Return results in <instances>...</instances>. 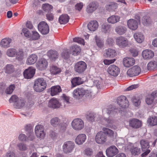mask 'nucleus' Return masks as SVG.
<instances>
[{
	"mask_svg": "<svg viewBox=\"0 0 157 157\" xmlns=\"http://www.w3.org/2000/svg\"><path fill=\"white\" fill-rule=\"evenodd\" d=\"M73 95L74 98L78 99L82 98L84 96L87 97H90L92 95L90 90L85 89L82 87L75 89L73 92Z\"/></svg>",
	"mask_w": 157,
	"mask_h": 157,
	"instance_id": "nucleus-1",
	"label": "nucleus"
},
{
	"mask_svg": "<svg viewBox=\"0 0 157 157\" xmlns=\"http://www.w3.org/2000/svg\"><path fill=\"white\" fill-rule=\"evenodd\" d=\"M68 119L65 117H63L62 120V123L58 117H55L52 119L50 121L51 124L54 127H56L58 125L60 127V129L64 131L66 129L68 125Z\"/></svg>",
	"mask_w": 157,
	"mask_h": 157,
	"instance_id": "nucleus-2",
	"label": "nucleus"
},
{
	"mask_svg": "<svg viewBox=\"0 0 157 157\" xmlns=\"http://www.w3.org/2000/svg\"><path fill=\"white\" fill-rule=\"evenodd\" d=\"M47 84L43 78H38L35 80L33 88L37 92L43 91L46 88Z\"/></svg>",
	"mask_w": 157,
	"mask_h": 157,
	"instance_id": "nucleus-3",
	"label": "nucleus"
},
{
	"mask_svg": "<svg viewBox=\"0 0 157 157\" xmlns=\"http://www.w3.org/2000/svg\"><path fill=\"white\" fill-rule=\"evenodd\" d=\"M140 143L143 151H144L141 156L145 157L150 152V150L148 149L149 147V142L147 140L143 139L140 140Z\"/></svg>",
	"mask_w": 157,
	"mask_h": 157,
	"instance_id": "nucleus-4",
	"label": "nucleus"
},
{
	"mask_svg": "<svg viewBox=\"0 0 157 157\" xmlns=\"http://www.w3.org/2000/svg\"><path fill=\"white\" fill-rule=\"evenodd\" d=\"M117 102L120 107L121 111H124V109L128 107L129 105L128 101L126 97L124 96H121L117 99Z\"/></svg>",
	"mask_w": 157,
	"mask_h": 157,
	"instance_id": "nucleus-5",
	"label": "nucleus"
},
{
	"mask_svg": "<svg viewBox=\"0 0 157 157\" xmlns=\"http://www.w3.org/2000/svg\"><path fill=\"white\" fill-rule=\"evenodd\" d=\"M71 125L72 128L75 130H81L84 126V123L81 119L77 118L74 119L72 122Z\"/></svg>",
	"mask_w": 157,
	"mask_h": 157,
	"instance_id": "nucleus-6",
	"label": "nucleus"
},
{
	"mask_svg": "<svg viewBox=\"0 0 157 157\" xmlns=\"http://www.w3.org/2000/svg\"><path fill=\"white\" fill-rule=\"evenodd\" d=\"M44 130V127L42 125L38 124L35 127V132L36 136L38 138H44L45 135Z\"/></svg>",
	"mask_w": 157,
	"mask_h": 157,
	"instance_id": "nucleus-7",
	"label": "nucleus"
},
{
	"mask_svg": "<svg viewBox=\"0 0 157 157\" xmlns=\"http://www.w3.org/2000/svg\"><path fill=\"white\" fill-rule=\"evenodd\" d=\"M116 43L119 48H124L128 45V40L122 36H120L116 38Z\"/></svg>",
	"mask_w": 157,
	"mask_h": 157,
	"instance_id": "nucleus-8",
	"label": "nucleus"
},
{
	"mask_svg": "<svg viewBox=\"0 0 157 157\" xmlns=\"http://www.w3.org/2000/svg\"><path fill=\"white\" fill-rule=\"evenodd\" d=\"M38 30L44 35L47 34L49 32L48 25L45 22L42 21L40 22L38 25Z\"/></svg>",
	"mask_w": 157,
	"mask_h": 157,
	"instance_id": "nucleus-9",
	"label": "nucleus"
},
{
	"mask_svg": "<svg viewBox=\"0 0 157 157\" xmlns=\"http://www.w3.org/2000/svg\"><path fill=\"white\" fill-rule=\"evenodd\" d=\"M107 138V137L105 133L102 131H100L96 134L95 140L97 143L101 144L106 141Z\"/></svg>",
	"mask_w": 157,
	"mask_h": 157,
	"instance_id": "nucleus-10",
	"label": "nucleus"
},
{
	"mask_svg": "<svg viewBox=\"0 0 157 157\" xmlns=\"http://www.w3.org/2000/svg\"><path fill=\"white\" fill-rule=\"evenodd\" d=\"M98 3L95 1H93L87 6L86 11L88 14H92L98 7Z\"/></svg>",
	"mask_w": 157,
	"mask_h": 157,
	"instance_id": "nucleus-11",
	"label": "nucleus"
},
{
	"mask_svg": "<svg viewBox=\"0 0 157 157\" xmlns=\"http://www.w3.org/2000/svg\"><path fill=\"white\" fill-rule=\"evenodd\" d=\"M87 67L86 63L83 61L77 63L75 66V70L77 72L82 73L84 72Z\"/></svg>",
	"mask_w": 157,
	"mask_h": 157,
	"instance_id": "nucleus-12",
	"label": "nucleus"
},
{
	"mask_svg": "<svg viewBox=\"0 0 157 157\" xmlns=\"http://www.w3.org/2000/svg\"><path fill=\"white\" fill-rule=\"evenodd\" d=\"M37 69L40 71L45 70L48 66V62L47 60L41 58L38 61L36 64Z\"/></svg>",
	"mask_w": 157,
	"mask_h": 157,
	"instance_id": "nucleus-13",
	"label": "nucleus"
},
{
	"mask_svg": "<svg viewBox=\"0 0 157 157\" xmlns=\"http://www.w3.org/2000/svg\"><path fill=\"white\" fill-rule=\"evenodd\" d=\"M129 126L135 129H138L142 126V122L138 119L133 118L128 121Z\"/></svg>",
	"mask_w": 157,
	"mask_h": 157,
	"instance_id": "nucleus-14",
	"label": "nucleus"
},
{
	"mask_svg": "<svg viewBox=\"0 0 157 157\" xmlns=\"http://www.w3.org/2000/svg\"><path fill=\"white\" fill-rule=\"evenodd\" d=\"M140 67L137 66H135L129 69L127 71V74L130 77L138 75L140 72Z\"/></svg>",
	"mask_w": 157,
	"mask_h": 157,
	"instance_id": "nucleus-15",
	"label": "nucleus"
},
{
	"mask_svg": "<svg viewBox=\"0 0 157 157\" xmlns=\"http://www.w3.org/2000/svg\"><path fill=\"white\" fill-rule=\"evenodd\" d=\"M107 71L111 75L116 76L120 73V70L119 68L115 65H112L108 67Z\"/></svg>",
	"mask_w": 157,
	"mask_h": 157,
	"instance_id": "nucleus-16",
	"label": "nucleus"
},
{
	"mask_svg": "<svg viewBox=\"0 0 157 157\" xmlns=\"http://www.w3.org/2000/svg\"><path fill=\"white\" fill-rule=\"evenodd\" d=\"M35 72V69L33 67H30L24 71V76L25 78L30 79L33 77Z\"/></svg>",
	"mask_w": 157,
	"mask_h": 157,
	"instance_id": "nucleus-17",
	"label": "nucleus"
},
{
	"mask_svg": "<svg viewBox=\"0 0 157 157\" xmlns=\"http://www.w3.org/2000/svg\"><path fill=\"white\" fill-rule=\"evenodd\" d=\"M106 154L109 157H112L118 152V150L117 147L115 146H110L106 150Z\"/></svg>",
	"mask_w": 157,
	"mask_h": 157,
	"instance_id": "nucleus-18",
	"label": "nucleus"
},
{
	"mask_svg": "<svg viewBox=\"0 0 157 157\" xmlns=\"http://www.w3.org/2000/svg\"><path fill=\"white\" fill-rule=\"evenodd\" d=\"M61 105V104L56 98H52L49 102L48 106L53 109H58Z\"/></svg>",
	"mask_w": 157,
	"mask_h": 157,
	"instance_id": "nucleus-19",
	"label": "nucleus"
},
{
	"mask_svg": "<svg viewBox=\"0 0 157 157\" xmlns=\"http://www.w3.org/2000/svg\"><path fill=\"white\" fill-rule=\"evenodd\" d=\"M12 40L9 38H5L3 39L0 42V46L4 48H7L10 46Z\"/></svg>",
	"mask_w": 157,
	"mask_h": 157,
	"instance_id": "nucleus-20",
	"label": "nucleus"
},
{
	"mask_svg": "<svg viewBox=\"0 0 157 157\" xmlns=\"http://www.w3.org/2000/svg\"><path fill=\"white\" fill-rule=\"evenodd\" d=\"M37 59L38 57L36 55L31 54L28 57L26 63L28 65H33L36 62Z\"/></svg>",
	"mask_w": 157,
	"mask_h": 157,
	"instance_id": "nucleus-21",
	"label": "nucleus"
},
{
	"mask_svg": "<svg viewBox=\"0 0 157 157\" xmlns=\"http://www.w3.org/2000/svg\"><path fill=\"white\" fill-rule=\"evenodd\" d=\"M142 55L144 59H150L154 56V53L151 50L146 49L143 51Z\"/></svg>",
	"mask_w": 157,
	"mask_h": 157,
	"instance_id": "nucleus-22",
	"label": "nucleus"
},
{
	"mask_svg": "<svg viewBox=\"0 0 157 157\" xmlns=\"http://www.w3.org/2000/svg\"><path fill=\"white\" fill-rule=\"evenodd\" d=\"M86 139V136L85 134H80L77 136L75 139V142L78 145H82L85 142Z\"/></svg>",
	"mask_w": 157,
	"mask_h": 157,
	"instance_id": "nucleus-23",
	"label": "nucleus"
},
{
	"mask_svg": "<svg viewBox=\"0 0 157 157\" xmlns=\"http://www.w3.org/2000/svg\"><path fill=\"white\" fill-rule=\"evenodd\" d=\"M135 62L134 59L132 58L125 57L123 59V63L126 67H129L133 66Z\"/></svg>",
	"mask_w": 157,
	"mask_h": 157,
	"instance_id": "nucleus-24",
	"label": "nucleus"
},
{
	"mask_svg": "<svg viewBox=\"0 0 157 157\" xmlns=\"http://www.w3.org/2000/svg\"><path fill=\"white\" fill-rule=\"evenodd\" d=\"M133 36L136 41L138 43H142L144 41V36L141 32H136L134 34Z\"/></svg>",
	"mask_w": 157,
	"mask_h": 157,
	"instance_id": "nucleus-25",
	"label": "nucleus"
},
{
	"mask_svg": "<svg viewBox=\"0 0 157 157\" xmlns=\"http://www.w3.org/2000/svg\"><path fill=\"white\" fill-rule=\"evenodd\" d=\"M87 27L90 31H94L97 29L98 27V23L96 21H91L88 24Z\"/></svg>",
	"mask_w": 157,
	"mask_h": 157,
	"instance_id": "nucleus-26",
	"label": "nucleus"
},
{
	"mask_svg": "<svg viewBox=\"0 0 157 157\" xmlns=\"http://www.w3.org/2000/svg\"><path fill=\"white\" fill-rule=\"evenodd\" d=\"M127 25L130 29L132 30H136L138 27V23L135 20L131 19L128 20Z\"/></svg>",
	"mask_w": 157,
	"mask_h": 157,
	"instance_id": "nucleus-27",
	"label": "nucleus"
},
{
	"mask_svg": "<svg viewBox=\"0 0 157 157\" xmlns=\"http://www.w3.org/2000/svg\"><path fill=\"white\" fill-rule=\"evenodd\" d=\"M62 90L60 86L57 85L53 86L51 88V95L54 96L58 94Z\"/></svg>",
	"mask_w": 157,
	"mask_h": 157,
	"instance_id": "nucleus-28",
	"label": "nucleus"
},
{
	"mask_svg": "<svg viewBox=\"0 0 157 157\" xmlns=\"http://www.w3.org/2000/svg\"><path fill=\"white\" fill-rule=\"evenodd\" d=\"M116 55V52L115 50L109 48L105 50V52L104 55L106 57L113 58Z\"/></svg>",
	"mask_w": 157,
	"mask_h": 157,
	"instance_id": "nucleus-29",
	"label": "nucleus"
},
{
	"mask_svg": "<svg viewBox=\"0 0 157 157\" xmlns=\"http://www.w3.org/2000/svg\"><path fill=\"white\" fill-rule=\"evenodd\" d=\"M16 59L19 61H21L25 58V54L22 49H19L17 50Z\"/></svg>",
	"mask_w": 157,
	"mask_h": 157,
	"instance_id": "nucleus-30",
	"label": "nucleus"
},
{
	"mask_svg": "<svg viewBox=\"0 0 157 157\" xmlns=\"http://www.w3.org/2000/svg\"><path fill=\"white\" fill-rule=\"evenodd\" d=\"M81 51V48L77 45L72 46L70 49V52L74 55H77L79 54Z\"/></svg>",
	"mask_w": 157,
	"mask_h": 157,
	"instance_id": "nucleus-31",
	"label": "nucleus"
},
{
	"mask_svg": "<svg viewBox=\"0 0 157 157\" xmlns=\"http://www.w3.org/2000/svg\"><path fill=\"white\" fill-rule=\"evenodd\" d=\"M84 81L82 80L81 78L79 77L74 78L71 81V82L73 87L83 84Z\"/></svg>",
	"mask_w": 157,
	"mask_h": 157,
	"instance_id": "nucleus-32",
	"label": "nucleus"
},
{
	"mask_svg": "<svg viewBox=\"0 0 157 157\" xmlns=\"http://www.w3.org/2000/svg\"><path fill=\"white\" fill-rule=\"evenodd\" d=\"M125 27L121 25L117 26L115 29V32L120 35H122L125 33L127 31Z\"/></svg>",
	"mask_w": 157,
	"mask_h": 157,
	"instance_id": "nucleus-33",
	"label": "nucleus"
},
{
	"mask_svg": "<svg viewBox=\"0 0 157 157\" xmlns=\"http://www.w3.org/2000/svg\"><path fill=\"white\" fill-rule=\"evenodd\" d=\"M25 104V100L22 98H19L17 102L14 103V106L16 109H20L24 106Z\"/></svg>",
	"mask_w": 157,
	"mask_h": 157,
	"instance_id": "nucleus-34",
	"label": "nucleus"
},
{
	"mask_svg": "<svg viewBox=\"0 0 157 157\" xmlns=\"http://www.w3.org/2000/svg\"><path fill=\"white\" fill-rule=\"evenodd\" d=\"M68 15L67 14H63L60 16L59 21L61 24H65L68 22Z\"/></svg>",
	"mask_w": 157,
	"mask_h": 157,
	"instance_id": "nucleus-35",
	"label": "nucleus"
},
{
	"mask_svg": "<svg viewBox=\"0 0 157 157\" xmlns=\"http://www.w3.org/2000/svg\"><path fill=\"white\" fill-rule=\"evenodd\" d=\"M120 17L118 16L112 15L107 18V21L109 23L114 24L118 22Z\"/></svg>",
	"mask_w": 157,
	"mask_h": 157,
	"instance_id": "nucleus-36",
	"label": "nucleus"
},
{
	"mask_svg": "<svg viewBox=\"0 0 157 157\" xmlns=\"http://www.w3.org/2000/svg\"><path fill=\"white\" fill-rule=\"evenodd\" d=\"M147 122L151 126L157 125V117L152 116L150 117L147 119Z\"/></svg>",
	"mask_w": 157,
	"mask_h": 157,
	"instance_id": "nucleus-37",
	"label": "nucleus"
},
{
	"mask_svg": "<svg viewBox=\"0 0 157 157\" xmlns=\"http://www.w3.org/2000/svg\"><path fill=\"white\" fill-rule=\"evenodd\" d=\"M47 55L51 59L54 60L58 58V54L56 51L50 50L48 52Z\"/></svg>",
	"mask_w": 157,
	"mask_h": 157,
	"instance_id": "nucleus-38",
	"label": "nucleus"
},
{
	"mask_svg": "<svg viewBox=\"0 0 157 157\" xmlns=\"http://www.w3.org/2000/svg\"><path fill=\"white\" fill-rule=\"evenodd\" d=\"M95 40L96 44L99 48L101 49L104 47V41L101 38L96 36H95Z\"/></svg>",
	"mask_w": 157,
	"mask_h": 157,
	"instance_id": "nucleus-39",
	"label": "nucleus"
},
{
	"mask_svg": "<svg viewBox=\"0 0 157 157\" xmlns=\"http://www.w3.org/2000/svg\"><path fill=\"white\" fill-rule=\"evenodd\" d=\"M117 109L115 108L112 105H109L107 109V113L111 117L114 116L117 112Z\"/></svg>",
	"mask_w": 157,
	"mask_h": 157,
	"instance_id": "nucleus-40",
	"label": "nucleus"
},
{
	"mask_svg": "<svg viewBox=\"0 0 157 157\" xmlns=\"http://www.w3.org/2000/svg\"><path fill=\"white\" fill-rule=\"evenodd\" d=\"M147 69L149 70L154 71L157 69V62L151 61L149 62L147 66Z\"/></svg>",
	"mask_w": 157,
	"mask_h": 157,
	"instance_id": "nucleus-41",
	"label": "nucleus"
},
{
	"mask_svg": "<svg viewBox=\"0 0 157 157\" xmlns=\"http://www.w3.org/2000/svg\"><path fill=\"white\" fill-rule=\"evenodd\" d=\"M101 27V31L103 33H105L110 31L111 25L108 23H105L102 25Z\"/></svg>",
	"mask_w": 157,
	"mask_h": 157,
	"instance_id": "nucleus-42",
	"label": "nucleus"
},
{
	"mask_svg": "<svg viewBox=\"0 0 157 157\" xmlns=\"http://www.w3.org/2000/svg\"><path fill=\"white\" fill-rule=\"evenodd\" d=\"M117 7V4L114 2H111L106 6V8L107 10L110 11L116 9Z\"/></svg>",
	"mask_w": 157,
	"mask_h": 157,
	"instance_id": "nucleus-43",
	"label": "nucleus"
},
{
	"mask_svg": "<svg viewBox=\"0 0 157 157\" xmlns=\"http://www.w3.org/2000/svg\"><path fill=\"white\" fill-rule=\"evenodd\" d=\"M17 50L14 48H10L8 49L6 51V55L9 57H13L16 53Z\"/></svg>",
	"mask_w": 157,
	"mask_h": 157,
	"instance_id": "nucleus-44",
	"label": "nucleus"
},
{
	"mask_svg": "<svg viewBox=\"0 0 157 157\" xmlns=\"http://www.w3.org/2000/svg\"><path fill=\"white\" fill-rule=\"evenodd\" d=\"M4 69L5 72L8 74L13 72L14 70L13 66L10 64H7L4 67Z\"/></svg>",
	"mask_w": 157,
	"mask_h": 157,
	"instance_id": "nucleus-45",
	"label": "nucleus"
},
{
	"mask_svg": "<svg viewBox=\"0 0 157 157\" xmlns=\"http://www.w3.org/2000/svg\"><path fill=\"white\" fill-rule=\"evenodd\" d=\"M42 8L45 12L49 13L52 10V7L49 4L46 3L43 5Z\"/></svg>",
	"mask_w": 157,
	"mask_h": 157,
	"instance_id": "nucleus-46",
	"label": "nucleus"
},
{
	"mask_svg": "<svg viewBox=\"0 0 157 157\" xmlns=\"http://www.w3.org/2000/svg\"><path fill=\"white\" fill-rule=\"evenodd\" d=\"M83 153L87 156L90 157L93 155L94 152L92 149L87 147L83 151Z\"/></svg>",
	"mask_w": 157,
	"mask_h": 157,
	"instance_id": "nucleus-47",
	"label": "nucleus"
},
{
	"mask_svg": "<svg viewBox=\"0 0 157 157\" xmlns=\"http://www.w3.org/2000/svg\"><path fill=\"white\" fill-rule=\"evenodd\" d=\"M17 147L19 150L21 151H25L28 149V147L26 145L22 143L18 144Z\"/></svg>",
	"mask_w": 157,
	"mask_h": 157,
	"instance_id": "nucleus-48",
	"label": "nucleus"
},
{
	"mask_svg": "<svg viewBox=\"0 0 157 157\" xmlns=\"http://www.w3.org/2000/svg\"><path fill=\"white\" fill-rule=\"evenodd\" d=\"M61 69L60 68L55 66H52L50 70V72L52 74L56 75L59 73L61 72Z\"/></svg>",
	"mask_w": 157,
	"mask_h": 157,
	"instance_id": "nucleus-49",
	"label": "nucleus"
},
{
	"mask_svg": "<svg viewBox=\"0 0 157 157\" xmlns=\"http://www.w3.org/2000/svg\"><path fill=\"white\" fill-rule=\"evenodd\" d=\"M102 130L105 134H107L109 136L113 137L114 136V132L112 130L106 128H104Z\"/></svg>",
	"mask_w": 157,
	"mask_h": 157,
	"instance_id": "nucleus-50",
	"label": "nucleus"
},
{
	"mask_svg": "<svg viewBox=\"0 0 157 157\" xmlns=\"http://www.w3.org/2000/svg\"><path fill=\"white\" fill-rule=\"evenodd\" d=\"M86 117L88 121L93 122L94 121L95 118L94 114L92 112L87 113L86 115Z\"/></svg>",
	"mask_w": 157,
	"mask_h": 157,
	"instance_id": "nucleus-51",
	"label": "nucleus"
},
{
	"mask_svg": "<svg viewBox=\"0 0 157 157\" xmlns=\"http://www.w3.org/2000/svg\"><path fill=\"white\" fill-rule=\"evenodd\" d=\"M15 86L14 85H11L6 90V93L7 94H11L14 90Z\"/></svg>",
	"mask_w": 157,
	"mask_h": 157,
	"instance_id": "nucleus-52",
	"label": "nucleus"
},
{
	"mask_svg": "<svg viewBox=\"0 0 157 157\" xmlns=\"http://www.w3.org/2000/svg\"><path fill=\"white\" fill-rule=\"evenodd\" d=\"M132 154L134 155H139L140 153L141 150L140 148L137 147H133L131 150Z\"/></svg>",
	"mask_w": 157,
	"mask_h": 157,
	"instance_id": "nucleus-53",
	"label": "nucleus"
},
{
	"mask_svg": "<svg viewBox=\"0 0 157 157\" xmlns=\"http://www.w3.org/2000/svg\"><path fill=\"white\" fill-rule=\"evenodd\" d=\"M40 38V35L36 31H32V34L31 39L33 40L38 39Z\"/></svg>",
	"mask_w": 157,
	"mask_h": 157,
	"instance_id": "nucleus-54",
	"label": "nucleus"
},
{
	"mask_svg": "<svg viewBox=\"0 0 157 157\" xmlns=\"http://www.w3.org/2000/svg\"><path fill=\"white\" fill-rule=\"evenodd\" d=\"M68 50V49H64L61 54L62 58L65 60H67L69 57Z\"/></svg>",
	"mask_w": 157,
	"mask_h": 157,
	"instance_id": "nucleus-55",
	"label": "nucleus"
},
{
	"mask_svg": "<svg viewBox=\"0 0 157 157\" xmlns=\"http://www.w3.org/2000/svg\"><path fill=\"white\" fill-rule=\"evenodd\" d=\"M69 142H65L63 146V151L65 153H67L69 152Z\"/></svg>",
	"mask_w": 157,
	"mask_h": 157,
	"instance_id": "nucleus-56",
	"label": "nucleus"
},
{
	"mask_svg": "<svg viewBox=\"0 0 157 157\" xmlns=\"http://www.w3.org/2000/svg\"><path fill=\"white\" fill-rule=\"evenodd\" d=\"M146 103L148 105H151L153 102L154 100L152 96L148 95L145 100Z\"/></svg>",
	"mask_w": 157,
	"mask_h": 157,
	"instance_id": "nucleus-57",
	"label": "nucleus"
},
{
	"mask_svg": "<svg viewBox=\"0 0 157 157\" xmlns=\"http://www.w3.org/2000/svg\"><path fill=\"white\" fill-rule=\"evenodd\" d=\"M22 31L25 37L27 38H29L31 37L30 31L26 28H23L22 30Z\"/></svg>",
	"mask_w": 157,
	"mask_h": 157,
	"instance_id": "nucleus-58",
	"label": "nucleus"
},
{
	"mask_svg": "<svg viewBox=\"0 0 157 157\" xmlns=\"http://www.w3.org/2000/svg\"><path fill=\"white\" fill-rule=\"evenodd\" d=\"M74 42H76L78 43L82 44V45L85 44L84 40L83 39L79 37H75L73 39Z\"/></svg>",
	"mask_w": 157,
	"mask_h": 157,
	"instance_id": "nucleus-59",
	"label": "nucleus"
},
{
	"mask_svg": "<svg viewBox=\"0 0 157 157\" xmlns=\"http://www.w3.org/2000/svg\"><path fill=\"white\" fill-rule=\"evenodd\" d=\"M132 101L134 105L136 106L139 105L140 103V100L139 98H136L135 97L132 98Z\"/></svg>",
	"mask_w": 157,
	"mask_h": 157,
	"instance_id": "nucleus-60",
	"label": "nucleus"
},
{
	"mask_svg": "<svg viewBox=\"0 0 157 157\" xmlns=\"http://www.w3.org/2000/svg\"><path fill=\"white\" fill-rule=\"evenodd\" d=\"M19 99V98L16 95H13L12 96L10 99L9 101L10 102H14L15 103Z\"/></svg>",
	"mask_w": 157,
	"mask_h": 157,
	"instance_id": "nucleus-61",
	"label": "nucleus"
},
{
	"mask_svg": "<svg viewBox=\"0 0 157 157\" xmlns=\"http://www.w3.org/2000/svg\"><path fill=\"white\" fill-rule=\"evenodd\" d=\"M61 98L63 100V102L66 103L67 105V106H68L69 104V97L66 95L65 94H63L61 96Z\"/></svg>",
	"mask_w": 157,
	"mask_h": 157,
	"instance_id": "nucleus-62",
	"label": "nucleus"
},
{
	"mask_svg": "<svg viewBox=\"0 0 157 157\" xmlns=\"http://www.w3.org/2000/svg\"><path fill=\"white\" fill-rule=\"evenodd\" d=\"M142 22L144 25H147L149 22L150 19L146 16L143 17L142 19Z\"/></svg>",
	"mask_w": 157,
	"mask_h": 157,
	"instance_id": "nucleus-63",
	"label": "nucleus"
},
{
	"mask_svg": "<svg viewBox=\"0 0 157 157\" xmlns=\"http://www.w3.org/2000/svg\"><path fill=\"white\" fill-rule=\"evenodd\" d=\"M49 136L53 139L55 138L57 136V134L54 131L51 130L49 134Z\"/></svg>",
	"mask_w": 157,
	"mask_h": 157,
	"instance_id": "nucleus-64",
	"label": "nucleus"
}]
</instances>
